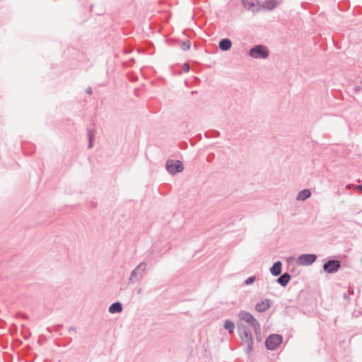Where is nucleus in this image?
<instances>
[{"label": "nucleus", "instance_id": "1", "mask_svg": "<svg viewBox=\"0 0 362 362\" xmlns=\"http://www.w3.org/2000/svg\"><path fill=\"white\" fill-rule=\"evenodd\" d=\"M240 319L252 325L256 334L260 332V325L257 320L249 313L242 311L238 314Z\"/></svg>", "mask_w": 362, "mask_h": 362}, {"label": "nucleus", "instance_id": "2", "mask_svg": "<svg viewBox=\"0 0 362 362\" xmlns=\"http://www.w3.org/2000/svg\"><path fill=\"white\" fill-rule=\"evenodd\" d=\"M238 331L240 336L245 344H246L249 350L252 349V337L251 332L244 325H238Z\"/></svg>", "mask_w": 362, "mask_h": 362}, {"label": "nucleus", "instance_id": "3", "mask_svg": "<svg viewBox=\"0 0 362 362\" xmlns=\"http://www.w3.org/2000/svg\"><path fill=\"white\" fill-rule=\"evenodd\" d=\"M250 55L255 59H265L268 57V49L263 45H257L250 50Z\"/></svg>", "mask_w": 362, "mask_h": 362}, {"label": "nucleus", "instance_id": "4", "mask_svg": "<svg viewBox=\"0 0 362 362\" xmlns=\"http://www.w3.org/2000/svg\"><path fill=\"white\" fill-rule=\"evenodd\" d=\"M282 341V337L279 334L269 336L266 340V346L268 349H276Z\"/></svg>", "mask_w": 362, "mask_h": 362}, {"label": "nucleus", "instance_id": "5", "mask_svg": "<svg viewBox=\"0 0 362 362\" xmlns=\"http://www.w3.org/2000/svg\"><path fill=\"white\" fill-rule=\"evenodd\" d=\"M166 168L170 174L182 172L184 169L182 163L179 161H168Z\"/></svg>", "mask_w": 362, "mask_h": 362}, {"label": "nucleus", "instance_id": "6", "mask_svg": "<svg viewBox=\"0 0 362 362\" xmlns=\"http://www.w3.org/2000/svg\"><path fill=\"white\" fill-rule=\"evenodd\" d=\"M316 255L312 254L302 255L298 257L297 262L299 265H310L316 260Z\"/></svg>", "mask_w": 362, "mask_h": 362}, {"label": "nucleus", "instance_id": "7", "mask_svg": "<svg viewBox=\"0 0 362 362\" xmlns=\"http://www.w3.org/2000/svg\"><path fill=\"white\" fill-rule=\"evenodd\" d=\"M245 8L252 11H258L260 8V4L258 0H242Z\"/></svg>", "mask_w": 362, "mask_h": 362}, {"label": "nucleus", "instance_id": "8", "mask_svg": "<svg viewBox=\"0 0 362 362\" xmlns=\"http://www.w3.org/2000/svg\"><path fill=\"white\" fill-rule=\"evenodd\" d=\"M340 267V263L339 261L330 260L324 264V269L328 273L337 272Z\"/></svg>", "mask_w": 362, "mask_h": 362}, {"label": "nucleus", "instance_id": "9", "mask_svg": "<svg viewBox=\"0 0 362 362\" xmlns=\"http://www.w3.org/2000/svg\"><path fill=\"white\" fill-rule=\"evenodd\" d=\"M270 307V300L265 299L256 305L255 309L258 312H264Z\"/></svg>", "mask_w": 362, "mask_h": 362}, {"label": "nucleus", "instance_id": "10", "mask_svg": "<svg viewBox=\"0 0 362 362\" xmlns=\"http://www.w3.org/2000/svg\"><path fill=\"white\" fill-rule=\"evenodd\" d=\"M271 273L274 276H278L281 272V262H276L270 269Z\"/></svg>", "mask_w": 362, "mask_h": 362}, {"label": "nucleus", "instance_id": "11", "mask_svg": "<svg viewBox=\"0 0 362 362\" xmlns=\"http://www.w3.org/2000/svg\"><path fill=\"white\" fill-rule=\"evenodd\" d=\"M231 42L228 39H223L219 42V47L223 51H226L230 49Z\"/></svg>", "mask_w": 362, "mask_h": 362}, {"label": "nucleus", "instance_id": "12", "mask_svg": "<svg viewBox=\"0 0 362 362\" xmlns=\"http://www.w3.org/2000/svg\"><path fill=\"white\" fill-rule=\"evenodd\" d=\"M290 280V275L287 273L283 274L282 276H281L277 281L279 284H280L281 286H285L289 281Z\"/></svg>", "mask_w": 362, "mask_h": 362}, {"label": "nucleus", "instance_id": "13", "mask_svg": "<svg viewBox=\"0 0 362 362\" xmlns=\"http://www.w3.org/2000/svg\"><path fill=\"white\" fill-rule=\"evenodd\" d=\"M122 305L119 303H115L109 308V311L111 313H119L122 310Z\"/></svg>", "mask_w": 362, "mask_h": 362}, {"label": "nucleus", "instance_id": "14", "mask_svg": "<svg viewBox=\"0 0 362 362\" xmlns=\"http://www.w3.org/2000/svg\"><path fill=\"white\" fill-rule=\"evenodd\" d=\"M310 196V192L308 189H304L300 192L298 194L297 199L298 200H305Z\"/></svg>", "mask_w": 362, "mask_h": 362}, {"label": "nucleus", "instance_id": "15", "mask_svg": "<svg viewBox=\"0 0 362 362\" xmlns=\"http://www.w3.org/2000/svg\"><path fill=\"white\" fill-rule=\"evenodd\" d=\"M223 326H224V328L226 329H228L230 333L233 332L234 329H235V324L232 321H230L229 320H226Z\"/></svg>", "mask_w": 362, "mask_h": 362}, {"label": "nucleus", "instance_id": "16", "mask_svg": "<svg viewBox=\"0 0 362 362\" xmlns=\"http://www.w3.org/2000/svg\"><path fill=\"white\" fill-rule=\"evenodd\" d=\"M276 4L277 2L275 0H268L264 3L263 7L267 8L268 9H272L274 8L276 6Z\"/></svg>", "mask_w": 362, "mask_h": 362}, {"label": "nucleus", "instance_id": "17", "mask_svg": "<svg viewBox=\"0 0 362 362\" xmlns=\"http://www.w3.org/2000/svg\"><path fill=\"white\" fill-rule=\"evenodd\" d=\"M190 42L189 41H185L182 43L181 47L183 50L186 51L189 49L190 48Z\"/></svg>", "mask_w": 362, "mask_h": 362}, {"label": "nucleus", "instance_id": "18", "mask_svg": "<svg viewBox=\"0 0 362 362\" xmlns=\"http://www.w3.org/2000/svg\"><path fill=\"white\" fill-rule=\"evenodd\" d=\"M254 281H255V277L254 276H250L247 279H246L245 284L247 285H249V284H252Z\"/></svg>", "mask_w": 362, "mask_h": 362}, {"label": "nucleus", "instance_id": "19", "mask_svg": "<svg viewBox=\"0 0 362 362\" xmlns=\"http://www.w3.org/2000/svg\"><path fill=\"white\" fill-rule=\"evenodd\" d=\"M89 140H90V144H89V146L91 147L92 146V142H93V134L91 133V132H89Z\"/></svg>", "mask_w": 362, "mask_h": 362}, {"label": "nucleus", "instance_id": "20", "mask_svg": "<svg viewBox=\"0 0 362 362\" xmlns=\"http://www.w3.org/2000/svg\"><path fill=\"white\" fill-rule=\"evenodd\" d=\"M183 69L185 71L188 72L189 70V65L188 64H185L183 66Z\"/></svg>", "mask_w": 362, "mask_h": 362}, {"label": "nucleus", "instance_id": "21", "mask_svg": "<svg viewBox=\"0 0 362 362\" xmlns=\"http://www.w3.org/2000/svg\"><path fill=\"white\" fill-rule=\"evenodd\" d=\"M356 189H357L358 191H362V185H357L356 187Z\"/></svg>", "mask_w": 362, "mask_h": 362}, {"label": "nucleus", "instance_id": "22", "mask_svg": "<svg viewBox=\"0 0 362 362\" xmlns=\"http://www.w3.org/2000/svg\"><path fill=\"white\" fill-rule=\"evenodd\" d=\"M88 93L89 94H90V93H91V90H90V88H89V89L88 90Z\"/></svg>", "mask_w": 362, "mask_h": 362}]
</instances>
